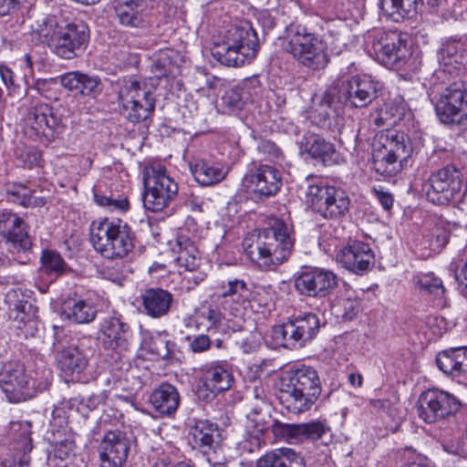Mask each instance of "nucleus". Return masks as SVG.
Wrapping results in <instances>:
<instances>
[{
    "mask_svg": "<svg viewBox=\"0 0 467 467\" xmlns=\"http://www.w3.org/2000/svg\"><path fill=\"white\" fill-rule=\"evenodd\" d=\"M438 59L445 67L460 68L467 63V36H451L442 39Z\"/></svg>",
    "mask_w": 467,
    "mask_h": 467,
    "instance_id": "31",
    "label": "nucleus"
},
{
    "mask_svg": "<svg viewBox=\"0 0 467 467\" xmlns=\"http://www.w3.org/2000/svg\"><path fill=\"white\" fill-rule=\"evenodd\" d=\"M286 52L301 65L318 70L328 62L325 43L306 26L291 24L286 30Z\"/></svg>",
    "mask_w": 467,
    "mask_h": 467,
    "instance_id": "5",
    "label": "nucleus"
},
{
    "mask_svg": "<svg viewBox=\"0 0 467 467\" xmlns=\"http://www.w3.org/2000/svg\"><path fill=\"white\" fill-rule=\"evenodd\" d=\"M28 231L29 226L17 213H0V237L6 251L21 264L30 260L33 240Z\"/></svg>",
    "mask_w": 467,
    "mask_h": 467,
    "instance_id": "13",
    "label": "nucleus"
},
{
    "mask_svg": "<svg viewBox=\"0 0 467 467\" xmlns=\"http://www.w3.org/2000/svg\"><path fill=\"white\" fill-rule=\"evenodd\" d=\"M416 284L421 291L432 295L436 298H441L445 294L442 281L432 274L419 276Z\"/></svg>",
    "mask_w": 467,
    "mask_h": 467,
    "instance_id": "53",
    "label": "nucleus"
},
{
    "mask_svg": "<svg viewBox=\"0 0 467 467\" xmlns=\"http://www.w3.org/2000/svg\"><path fill=\"white\" fill-rule=\"evenodd\" d=\"M246 399L247 407L249 409L247 420H254V419L260 418L263 420H268V419H270V404L267 392L262 383H256L251 389H248Z\"/></svg>",
    "mask_w": 467,
    "mask_h": 467,
    "instance_id": "40",
    "label": "nucleus"
},
{
    "mask_svg": "<svg viewBox=\"0 0 467 467\" xmlns=\"http://www.w3.org/2000/svg\"><path fill=\"white\" fill-rule=\"evenodd\" d=\"M57 85L58 80L55 78H37L33 82L30 88L36 90L40 96L51 99L55 97V88Z\"/></svg>",
    "mask_w": 467,
    "mask_h": 467,
    "instance_id": "59",
    "label": "nucleus"
},
{
    "mask_svg": "<svg viewBox=\"0 0 467 467\" xmlns=\"http://www.w3.org/2000/svg\"><path fill=\"white\" fill-rule=\"evenodd\" d=\"M338 279L330 270L306 268L295 279L296 289L304 296L325 297L337 286Z\"/></svg>",
    "mask_w": 467,
    "mask_h": 467,
    "instance_id": "22",
    "label": "nucleus"
},
{
    "mask_svg": "<svg viewBox=\"0 0 467 467\" xmlns=\"http://www.w3.org/2000/svg\"><path fill=\"white\" fill-rule=\"evenodd\" d=\"M40 261L42 270L51 278H57L66 271L67 264L62 256L56 251L44 250Z\"/></svg>",
    "mask_w": 467,
    "mask_h": 467,
    "instance_id": "48",
    "label": "nucleus"
},
{
    "mask_svg": "<svg viewBox=\"0 0 467 467\" xmlns=\"http://www.w3.org/2000/svg\"><path fill=\"white\" fill-rule=\"evenodd\" d=\"M35 374V377L27 375L24 366L18 362L5 364L0 372V387L6 399L12 403H20L47 389L51 380V370L43 368Z\"/></svg>",
    "mask_w": 467,
    "mask_h": 467,
    "instance_id": "4",
    "label": "nucleus"
},
{
    "mask_svg": "<svg viewBox=\"0 0 467 467\" xmlns=\"http://www.w3.org/2000/svg\"><path fill=\"white\" fill-rule=\"evenodd\" d=\"M131 442L130 437L122 431H107L99 445L100 467H123L127 462Z\"/></svg>",
    "mask_w": 467,
    "mask_h": 467,
    "instance_id": "23",
    "label": "nucleus"
},
{
    "mask_svg": "<svg viewBox=\"0 0 467 467\" xmlns=\"http://www.w3.org/2000/svg\"><path fill=\"white\" fill-rule=\"evenodd\" d=\"M258 47L257 34L251 26L234 27L229 31L225 42L212 47L211 55L222 65L238 67L250 63L255 57Z\"/></svg>",
    "mask_w": 467,
    "mask_h": 467,
    "instance_id": "6",
    "label": "nucleus"
},
{
    "mask_svg": "<svg viewBox=\"0 0 467 467\" xmlns=\"http://www.w3.org/2000/svg\"><path fill=\"white\" fill-rule=\"evenodd\" d=\"M25 121L26 133L33 140L50 141L64 130L61 119L45 103L30 109Z\"/></svg>",
    "mask_w": 467,
    "mask_h": 467,
    "instance_id": "20",
    "label": "nucleus"
},
{
    "mask_svg": "<svg viewBox=\"0 0 467 467\" xmlns=\"http://www.w3.org/2000/svg\"><path fill=\"white\" fill-rule=\"evenodd\" d=\"M326 91L321 95L318 100L317 106L312 112L311 118L320 127L326 128L330 126V119L331 113L334 111L337 105H341L339 101H335L334 103H325Z\"/></svg>",
    "mask_w": 467,
    "mask_h": 467,
    "instance_id": "52",
    "label": "nucleus"
},
{
    "mask_svg": "<svg viewBox=\"0 0 467 467\" xmlns=\"http://www.w3.org/2000/svg\"><path fill=\"white\" fill-rule=\"evenodd\" d=\"M201 382L202 388L214 397L216 394L228 390L234 383V376L226 362L213 361L201 368Z\"/></svg>",
    "mask_w": 467,
    "mask_h": 467,
    "instance_id": "25",
    "label": "nucleus"
},
{
    "mask_svg": "<svg viewBox=\"0 0 467 467\" xmlns=\"http://www.w3.org/2000/svg\"><path fill=\"white\" fill-rule=\"evenodd\" d=\"M300 149L324 166L336 165L341 161L340 153L334 144L317 135L304 137L300 142Z\"/></svg>",
    "mask_w": 467,
    "mask_h": 467,
    "instance_id": "29",
    "label": "nucleus"
},
{
    "mask_svg": "<svg viewBox=\"0 0 467 467\" xmlns=\"http://www.w3.org/2000/svg\"><path fill=\"white\" fill-rule=\"evenodd\" d=\"M30 190L22 183H13L6 187L7 194L14 198L13 202L22 206H24V201L27 200Z\"/></svg>",
    "mask_w": 467,
    "mask_h": 467,
    "instance_id": "64",
    "label": "nucleus"
},
{
    "mask_svg": "<svg viewBox=\"0 0 467 467\" xmlns=\"http://www.w3.org/2000/svg\"><path fill=\"white\" fill-rule=\"evenodd\" d=\"M378 148L385 150L390 155L396 157L407 164L413 148L410 139L403 131L387 130L379 133L373 142Z\"/></svg>",
    "mask_w": 467,
    "mask_h": 467,
    "instance_id": "28",
    "label": "nucleus"
},
{
    "mask_svg": "<svg viewBox=\"0 0 467 467\" xmlns=\"http://www.w3.org/2000/svg\"><path fill=\"white\" fill-rule=\"evenodd\" d=\"M255 467H306L304 459L290 448L267 451L260 457Z\"/></svg>",
    "mask_w": 467,
    "mask_h": 467,
    "instance_id": "39",
    "label": "nucleus"
},
{
    "mask_svg": "<svg viewBox=\"0 0 467 467\" xmlns=\"http://www.w3.org/2000/svg\"><path fill=\"white\" fill-rule=\"evenodd\" d=\"M0 77L10 96L19 98L25 94L26 88L18 83L17 78L11 68L6 66L0 65Z\"/></svg>",
    "mask_w": 467,
    "mask_h": 467,
    "instance_id": "56",
    "label": "nucleus"
},
{
    "mask_svg": "<svg viewBox=\"0 0 467 467\" xmlns=\"http://www.w3.org/2000/svg\"><path fill=\"white\" fill-rule=\"evenodd\" d=\"M121 114L131 123L149 119L155 109L156 99L145 83L134 78L123 79L119 90Z\"/></svg>",
    "mask_w": 467,
    "mask_h": 467,
    "instance_id": "11",
    "label": "nucleus"
},
{
    "mask_svg": "<svg viewBox=\"0 0 467 467\" xmlns=\"http://www.w3.org/2000/svg\"><path fill=\"white\" fill-rule=\"evenodd\" d=\"M449 237V231L442 225H436L424 236L429 249L434 253H439L447 244Z\"/></svg>",
    "mask_w": 467,
    "mask_h": 467,
    "instance_id": "55",
    "label": "nucleus"
},
{
    "mask_svg": "<svg viewBox=\"0 0 467 467\" xmlns=\"http://www.w3.org/2000/svg\"><path fill=\"white\" fill-rule=\"evenodd\" d=\"M95 202L101 207L107 208L110 212H127L130 209V202L127 197L106 195L98 189L93 191Z\"/></svg>",
    "mask_w": 467,
    "mask_h": 467,
    "instance_id": "49",
    "label": "nucleus"
},
{
    "mask_svg": "<svg viewBox=\"0 0 467 467\" xmlns=\"http://www.w3.org/2000/svg\"><path fill=\"white\" fill-rule=\"evenodd\" d=\"M236 345L244 354L255 352L260 347V336L250 332L239 338Z\"/></svg>",
    "mask_w": 467,
    "mask_h": 467,
    "instance_id": "62",
    "label": "nucleus"
},
{
    "mask_svg": "<svg viewBox=\"0 0 467 467\" xmlns=\"http://www.w3.org/2000/svg\"><path fill=\"white\" fill-rule=\"evenodd\" d=\"M302 438L305 440H318L326 432L327 427L320 421H311L308 423H302Z\"/></svg>",
    "mask_w": 467,
    "mask_h": 467,
    "instance_id": "61",
    "label": "nucleus"
},
{
    "mask_svg": "<svg viewBox=\"0 0 467 467\" xmlns=\"http://www.w3.org/2000/svg\"><path fill=\"white\" fill-rule=\"evenodd\" d=\"M114 10L121 26L141 27L145 24L143 5L137 0L119 1L115 5Z\"/></svg>",
    "mask_w": 467,
    "mask_h": 467,
    "instance_id": "41",
    "label": "nucleus"
},
{
    "mask_svg": "<svg viewBox=\"0 0 467 467\" xmlns=\"http://www.w3.org/2000/svg\"><path fill=\"white\" fill-rule=\"evenodd\" d=\"M374 252L368 244L353 241L341 248L336 260L342 267L356 274L363 275L374 265Z\"/></svg>",
    "mask_w": 467,
    "mask_h": 467,
    "instance_id": "24",
    "label": "nucleus"
},
{
    "mask_svg": "<svg viewBox=\"0 0 467 467\" xmlns=\"http://www.w3.org/2000/svg\"><path fill=\"white\" fill-rule=\"evenodd\" d=\"M129 325L117 317H108L100 323L99 337L104 348L121 354L129 348Z\"/></svg>",
    "mask_w": 467,
    "mask_h": 467,
    "instance_id": "27",
    "label": "nucleus"
},
{
    "mask_svg": "<svg viewBox=\"0 0 467 467\" xmlns=\"http://www.w3.org/2000/svg\"><path fill=\"white\" fill-rule=\"evenodd\" d=\"M372 49L377 59L386 67H401L410 50L402 34L399 31L379 33L372 42Z\"/></svg>",
    "mask_w": 467,
    "mask_h": 467,
    "instance_id": "21",
    "label": "nucleus"
},
{
    "mask_svg": "<svg viewBox=\"0 0 467 467\" xmlns=\"http://www.w3.org/2000/svg\"><path fill=\"white\" fill-rule=\"evenodd\" d=\"M90 243L102 257L122 260L133 251L135 234L128 223L119 218H104L90 225Z\"/></svg>",
    "mask_w": 467,
    "mask_h": 467,
    "instance_id": "3",
    "label": "nucleus"
},
{
    "mask_svg": "<svg viewBox=\"0 0 467 467\" xmlns=\"http://www.w3.org/2000/svg\"><path fill=\"white\" fill-rule=\"evenodd\" d=\"M143 312L150 317L160 319L169 315L174 297L162 288H148L140 296Z\"/></svg>",
    "mask_w": 467,
    "mask_h": 467,
    "instance_id": "30",
    "label": "nucleus"
},
{
    "mask_svg": "<svg viewBox=\"0 0 467 467\" xmlns=\"http://www.w3.org/2000/svg\"><path fill=\"white\" fill-rule=\"evenodd\" d=\"M171 250L178 254L176 257L178 265L184 267L187 272L184 275V280L188 283L187 290L193 289L206 279V267L202 264L195 241L183 231L177 234Z\"/></svg>",
    "mask_w": 467,
    "mask_h": 467,
    "instance_id": "16",
    "label": "nucleus"
},
{
    "mask_svg": "<svg viewBox=\"0 0 467 467\" xmlns=\"http://www.w3.org/2000/svg\"><path fill=\"white\" fill-rule=\"evenodd\" d=\"M15 156L27 169L42 166V153L34 146L17 145L15 150Z\"/></svg>",
    "mask_w": 467,
    "mask_h": 467,
    "instance_id": "51",
    "label": "nucleus"
},
{
    "mask_svg": "<svg viewBox=\"0 0 467 467\" xmlns=\"http://www.w3.org/2000/svg\"><path fill=\"white\" fill-rule=\"evenodd\" d=\"M89 36V28L83 21L63 22L50 49L63 59H73L85 51Z\"/></svg>",
    "mask_w": 467,
    "mask_h": 467,
    "instance_id": "17",
    "label": "nucleus"
},
{
    "mask_svg": "<svg viewBox=\"0 0 467 467\" xmlns=\"http://www.w3.org/2000/svg\"><path fill=\"white\" fill-rule=\"evenodd\" d=\"M243 247L259 267L270 270L290 256L294 240L289 228L283 222H276L269 228L254 231L243 241Z\"/></svg>",
    "mask_w": 467,
    "mask_h": 467,
    "instance_id": "1",
    "label": "nucleus"
},
{
    "mask_svg": "<svg viewBox=\"0 0 467 467\" xmlns=\"http://www.w3.org/2000/svg\"><path fill=\"white\" fill-rule=\"evenodd\" d=\"M97 307L88 299L67 298L62 306V317L75 324H88L97 316Z\"/></svg>",
    "mask_w": 467,
    "mask_h": 467,
    "instance_id": "34",
    "label": "nucleus"
},
{
    "mask_svg": "<svg viewBox=\"0 0 467 467\" xmlns=\"http://www.w3.org/2000/svg\"><path fill=\"white\" fill-rule=\"evenodd\" d=\"M59 78L62 87L84 97L96 98L102 91V83L98 76L71 71L63 74Z\"/></svg>",
    "mask_w": 467,
    "mask_h": 467,
    "instance_id": "32",
    "label": "nucleus"
},
{
    "mask_svg": "<svg viewBox=\"0 0 467 467\" xmlns=\"http://www.w3.org/2000/svg\"><path fill=\"white\" fill-rule=\"evenodd\" d=\"M440 370L451 377L467 375V347L451 348L436 357Z\"/></svg>",
    "mask_w": 467,
    "mask_h": 467,
    "instance_id": "33",
    "label": "nucleus"
},
{
    "mask_svg": "<svg viewBox=\"0 0 467 467\" xmlns=\"http://www.w3.org/2000/svg\"><path fill=\"white\" fill-rule=\"evenodd\" d=\"M346 292L347 294L344 297H337L333 302L331 309L337 317L352 320L359 313L361 302L348 288H346Z\"/></svg>",
    "mask_w": 467,
    "mask_h": 467,
    "instance_id": "44",
    "label": "nucleus"
},
{
    "mask_svg": "<svg viewBox=\"0 0 467 467\" xmlns=\"http://www.w3.org/2000/svg\"><path fill=\"white\" fill-rule=\"evenodd\" d=\"M175 347L176 344L167 338V334L162 333L151 337L148 341H146L144 349L155 358L171 359L174 358Z\"/></svg>",
    "mask_w": 467,
    "mask_h": 467,
    "instance_id": "46",
    "label": "nucleus"
},
{
    "mask_svg": "<svg viewBox=\"0 0 467 467\" xmlns=\"http://www.w3.org/2000/svg\"><path fill=\"white\" fill-rule=\"evenodd\" d=\"M436 114L444 124L462 125L467 120V88L463 83H452L435 103Z\"/></svg>",
    "mask_w": 467,
    "mask_h": 467,
    "instance_id": "18",
    "label": "nucleus"
},
{
    "mask_svg": "<svg viewBox=\"0 0 467 467\" xmlns=\"http://www.w3.org/2000/svg\"><path fill=\"white\" fill-rule=\"evenodd\" d=\"M427 199L439 205L460 202L465 194L464 175L453 164H448L429 176L423 184Z\"/></svg>",
    "mask_w": 467,
    "mask_h": 467,
    "instance_id": "8",
    "label": "nucleus"
},
{
    "mask_svg": "<svg viewBox=\"0 0 467 467\" xmlns=\"http://www.w3.org/2000/svg\"><path fill=\"white\" fill-rule=\"evenodd\" d=\"M145 191L142 195L144 207L158 213L170 205L178 195V184L167 174L164 167L146 168L143 173Z\"/></svg>",
    "mask_w": 467,
    "mask_h": 467,
    "instance_id": "12",
    "label": "nucleus"
},
{
    "mask_svg": "<svg viewBox=\"0 0 467 467\" xmlns=\"http://www.w3.org/2000/svg\"><path fill=\"white\" fill-rule=\"evenodd\" d=\"M322 392L317 371L312 367L302 366L292 369L281 379L280 403L294 414L309 410Z\"/></svg>",
    "mask_w": 467,
    "mask_h": 467,
    "instance_id": "2",
    "label": "nucleus"
},
{
    "mask_svg": "<svg viewBox=\"0 0 467 467\" xmlns=\"http://www.w3.org/2000/svg\"><path fill=\"white\" fill-rule=\"evenodd\" d=\"M61 25L62 23H59L55 16L44 15L35 21L32 28L51 48L52 40L55 38Z\"/></svg>",
    "mask_w": 467,
    "mask_h": 467,
    "instance_id": "47",
    "label": "nucleus"
},
{
    "mask_svg": "<svg viewBox=\"0 0 467 467\" xmlns=\"http://www.w3.org/2000/svg\"><path fill=\"white\" fill-rule=\"evenodd\" d=\"M218 78L202 68H197L193 74V84L197 91H204L206 88H215Z\"/></svg>",
    "mask_w": 467,
    "mask_h": 467,
    "instance_id": "60",
    "label": "nucleus"
},
{
    "mask_svg": "<svg viewBox=\"0 0 467 467\" xmlns=\"http://www.w3.org/2000/svg\"><path fill=\"white\" fill-rule=\"evenodd\" d=\"M461 406L454 395L440 389H429L420 394L417 412L425 423L432 424L455 415Z\"/></svg>",
    "mask_w": 467,
    "mask_h": 467,
    "instance_id": "15",
    "label": "nucleus"
},
{
    "mask_svg": "<svg viewBox=\"0 0 467 467\" xmlns=\"http://www.w3.org/2000/svg\"><path fill=\"white\" fill-rule=\"evenodd\" d=\"M372 162L374 170L377 173L384 177H393L398 174L403 167L405 162L399 161L396 157L388 153L380 147L378 148L373 144Z\"/></svg>",
    "mask_w": 467,
    "mask_h": 467,
    "instance_id": "42",
    "label": "nucleus"
},
{
    "mask_svg": "<svg viewBox=\"0 0 467 467\" xmlns=\"http://www.w3.org/2000/svg\"><path fill=\"white\" fill-rule=\"evenodd\" d=\"M190 167L195 181L202 186H211L221 182L228 172L223 165L201 159L195 160Z\"/></svg>",
    "mask_w": 467,
    "mask_h": 467,
    "instance_id": "38",
    "label": "nucleus"
},
{
    "mask_svg": "<svg viewBox=\"0 0 467 467\" xmlns=\"http://www.w3.org/2000/svg\"><path fill=\"white\" fill-rule=\"evenodd\" d=\"M280 171L269 165H260L247 172L242 181V186L255 202L275 196L281 189Z\"/></svg>",
    "mask_w": 467,
    "mask_h": 467,
    "instance_id": "19",
    "label": "nucleus"
},
{
    "mask_svg": "<svg viewBox=\"0 0 467 467\" xmlns=\"http://www.w3.org/2000/svg\"><path fill=\"white\" fill-rule=\"evenodd\" d=\"M75 447V441L71 438H65L56 441L54 456L61 461L66 460L74 453Z\"/></svg>",
    "mask_w": 467,
    "mask_h": 467,
    "instance_id": "63",
    "label": "nucleus"
},
{
    "mask_svg": "<svg viewBox=\"0 0 467 467\" xmlns=\"http://www.w3.org/2000/svg\"><path fill=\"white\" fill-rule=\"evenodd\" d=\"M319 328L320 321L317 315L307 313L273 327L270 336L276 346L295 349L311 341Z\"/></svg>",
    "mask_w": 467,
    "mask_h": 467,
    "instance_id": "14",
    "label": "nucleus"
},
{
    "mask_svg": "<svg viewBox=\"0 0 467 467\" xmlns=\"http://www.w3.org/2000/svg\"><path fill=\"white\" fill-rule=\"evenodd\" d=\"M381 89V84L371 76L356 75L329 87L324 101L328 104L339 101L349 108H365L379 96Z\"/></svg>",
    "mask_w": 467,
    "mask_h": 467,
    "instance_id": "7",
    "label": "nucleus"
},
{
    "mask_svg": "<svg viewBox=\"0 0 467 467\" xmlns=\"http://www.w3.org/2000/svg\"><path fill=\"white\" fill-rule=\"evenodd\" d=\"M423 5V0H379L383 15L395 22L414 17Z\"/></svg>",
    "mask_w": 467,
    "mask_h": 467,
    "instance_id": "37",
    "label": "nucleus"
},
{
    "mask_svg": "<svg viewBox=\"0 0 467 467\" xmlns=\"http://www.w3.org/2000/svg\"><path fill=\"white\" fill-rule=\"evenodd\" d=\"M56 359L58 368L67 375L80 374L88 363L85 352L73 344L57 350Z\"/></svg>",
    "mask_w": 467,
    "mask_h": 467,
    "instance_id": "35",
    "label": "nucleus"
},
{
    "mask_svg": "<svg viewBox=\"0 0 467 467\" xmlns=\"http://www.w3.org/2000/svg\"><path fill=\"white\" fill-rule=\"evenodd\" d=\"M107 399L108 394L106 391L82 398L78 401L77 410L82 415L87 416L88 413L98 409L99 405L104 404Z\"/></svg>",
    "mask_w": 467,
    "mask_h": 467,
    "instance_id": "57",
    "label": "nucleus"
},
{
    "mask_svg": "<svg viewBox=\"0 0 467 467\" xmlns=\"http://www.w3.org/2000/svg\"><path fill=\"white\" fill-rule=\"evenodd\" d=\"M249 289L244 280L234 279L223 283L217 287V301L231 315L236 317L247 303Z\"/></svg>",
    "mask_w": 467,
    "mask_h": 467,
    "instance_id": "26",
    "label": "nucleus"
},
{
    "mask_svg": "<svg viewBox=\"0 0 467 467\" xmlns=\"http://www.w3.org/2000/svg\"><path fill=\"white\" fill-rule=\"evenodd\" d=\"M150 401L158 413L170 416L179 407L180 394L173 385L161 383L150 394Z\"/></svg>",
    "mask_w": 467,
    "mask_h": 467,
    "instance_id": "36",
    "label": "nucleus"
},
{
    "mask_svg": "<svg viewBox=\"0 0 467 467\" xmlns=\"http://www.w3.org/2000/svg\"><path fill=\"white\" fill-rule=\"evenodd\" d=\"M271 428L274 435L277 438L284 439L288 442L303 441L301 424L283 423L275 420Z\"/></svg>",
    "mask_w": 467,
    "mask_h": 467,
    "instance_id": "50",
    "label": "nucleus"
},
{
    "mask_svg": "<svg viewBox=\"0 0 467 467\" xmlns=\"http://www.w3.org/2000/svg\"><path fill=\"white\" fill-rule=\"evenodd\" d=\"M306 202L313 212L330 220L345 217L350 207L349 196L344 189L323 182L307 186Z\"/></svg>",
    "mask_w": 467,
    "mask_h": 467,
    "instance_id": "9",
    "label": "nucleus"
},
{
    "mask_svg": "<svg viewBox=\"0 0 467 467\" xmlns=\"http://www.w3.org/2000/svg\"><path fill=\"white\" fill-rule=\"evenodd\" d=\"M449 269L458 282L460 292L467 296V250L463 252L458 261L450 264Z\"/></svg>",
    "mask_w": 467,
    "mask_h": 467,
    "instance_id": "54",
    "label": "nucleus"
},
{
    "mask_svg": "<svg viewBox=\"0 0 467 467\" xmlns=\"http://www.w3.org/2000/svg\"><path fill=\"white\" fill-rule=\"evenodd\" d=\"M189 443L200 451L211 467H230L223 445V436L217 423L197 420L190 428Z\"/></svg>",
    "mask_w": 467,
    "mask_h": 467,
    "instance_id": "10",
    "label": "nucleus"
},
{
    "mask_svg": "<svg viewBox=\"0 0 467 467\" xmlns=\"http://www.w3.org/2000/svg\"><path fill=\"white\" fill-rule=\"evenodd\" d=\"M9 317L16 323V328L24 330L26 334L36 326V309L27 301L16 304L9 311Z\"/></svg>",
    "mask_w": 467,
    "mask_h": 467,
    "instance_id": "43",
    "label": "nucleus"
},
{
    "mask_svg": "<svg viewBox=\"0 0 467 467\" xmlns=\"http://www.w3.org/2000/svg\"><path fill=\"white\" fill-rule=\"evenodd\" d=\"M383 108L388 110V113L393 119V122L396 123L405 116L408 105L401 96L396 95L389 99Z\"/></svg>",
    "mask_w": 467,
    "mask_h": 467,
    "instance_id": "58",
    "label": "nucleus"
},
{
    "mask_svg": "<svg viewBox=\"0 0 467 467\" xmlns=\"http://www.w3.org/2000/svg\"><path fill=\"white\" fill-rule=\"evenodd\" d=\"M269 427L268 420L254 419L247 420L246 428L248 430L249 438L243 443V449L250 453L259 450L264 444L263 435Z\"/></svg>",
    "mask_w": 467,
    "mask_h": 467,
    "instance_id": "45",
    "label": "nucleus"
}]
</instances>
